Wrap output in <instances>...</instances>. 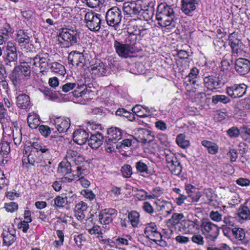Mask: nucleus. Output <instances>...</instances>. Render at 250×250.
Wrapping results in <instances>:
<instances>
[{
    "label": "nucleus",
    "instance_id": "f257e3e1",
    "mask_svg": "<svg viewBox=\"0 0 250 250\" xmlns=\"http://www.w3.org/2000/svg\"><path fill=\"white\" fill-rule=\"evenodd\" d=\"M156 18L158 24L161 26L170 25L174 18L173 9L165 3H160L157 6Z\"/></svg>",
    "mask_w": 250,
    "mask_h": 250
},
{
    "label": "nucleus",
    "instance_id": "f03ea898",
    "mask_svg": "<svg viewBox=\"0 0 250 250\" xmlns=\"http://www.w3.org/2000/svg\"><path fill=\"white\" fill-rule=\"evenodd\" d=\"M164 155L167 167L171 173L176 176L180 175L182 171V167L176 155L167 149L164 150Z\"/></svg>",
    "mask_w": 250,
    "mask_h": 250
},
{
    "label": "nucleus",
    "instance_id": "7ed1b4c3",
    "mask_svg": "<svg viewBox=\"0 0 250 250\" xmlns=\"http://www.w3.org/2000/svg\"><path fill=\"white\" fill-rule=\"evenodd\" d=\"M90 58V55L87 51L83 50L82 52H80L72 51L69 54L68 60L74 66L82 68L91 63Z\"/></svg>",
    "mask_w": 250,
    "mask_h": 250
},
{
    "label": "nucleus",
    "instance_id": "20e7f679",
    "mask_svg": "<svg viewBox=\"0 0 250 250\" xmlns=\"http://www.w3.org/2000/svg\"><path fill=\"white\" fill-rule=\"evenodd\" d=\"M200 228L208 242H214L219 234V228L208 220H203Z\"/></svg>",
    "mask_w": 250,
    "mask_h": 250
},
{
    "label": "nucleus",
    "instance_id": "39448f33",
    "mask_svg": "<svg viewBox=\"0 0 250 250\" xmlns=\"http://www.w3.org/2000/svg\"><path fill=\"white\" fill-rule=\"evenodd\" d=\"M107 140L105 142V148L107 152H112L114 150V145L122 138V131L119 128L111 127L107 129Z\"/></svg>",
    "mask_w": 250,
    "mask_h": 250
},
{
    "label": "nucleus",
    "instance_id": "423d86ee",
    "mask_svg": "<svg viewBox=\"0 0 250 250\" xmlns=\"http://www.w3.org/2000/svg\"><path fill=\"white\" fill-rule=\"evenodd\" d=\"M101 14L92 11L87 12L84 16L86 26L91 31L98 32L101 28Z\"/></svg>",
    "mask_w": 250,
    "mask_h": 250
},
{
    "label": "nucleus",
    "instance_id": "0eeeda50",
    "mask_svg": "<svg viewBox=\"0 0 250 250\" xmlns=\"http://www.w3.org/2000/svg\"><path fill=\"white\" fill-rule=\"evenodd\" d=\"M227 82V79L220 74L218 76L210 75L204 78L205 87L211 91L221 88Z\"/></svg>",
    "mask_w": 250,
    "mask_h": 250
},
{
    "label": "nucleus",
    "instance_id": "6e6552de",
    "mask_svg": "<svg viewBox=\"0 0 250 250\" xmlns=\"http://www.w3.org/2000/svg\"><path fill=\"white\" fill-rule=\"evenodd\" d=\"M80 31L76 27L63 28L60 36L67 46L74 45L78 43L80 40Z\"/></svg>",
    "mask_w": 250,
    "mask_h": 250
},
{
    "label": "nucleus",
    "instance_id": "1a4fd4ad",
    "mask_svg": "<svg viewBox=\"0 0 250 250\" xmlns=\"http://www.w3.org/2000/svg\"><path fill=\"white\" fill-rule=\"evenodd\" d=\"M36 152L31 151L27 157L23 156L22 159L23 167L29 169L30 166H34L36 164H39L40 167H44L48 165L51 164L49 159L42 161L37 155Z\"/></svg>",
    "mask_w": 250,
    "mask_h": 250
},
{
    "label": "nucleus",
    "instance_id": "9d476101",
    "mask_svg": "<svg viewBox=\"0 0 250 250\" xmlns=\"http://www.w3.org/2000/svg\"><path fill=\"white\" fill-rule=\"evenodd\" d=\"M143 1L138 0L125 2L123 5V10L125 14L133 17L140 16L143 10Z\"/></svg>",
    "mask_w": 250,
    "mask_h": 250
},
{
    "label": "nucleus",
    "instance_id": "9b49d317",
    "mask_svg": "<svg viewBox=\"0 0 250 250\" xmlns=\"http://www.w3.org/2000/svg\"><path fill=\"white\" fill-rule=\"evenodd\" d=\"M4 62L6 64L8 62H16L18 59V53L16 44L11 42H8L2 47Z\"/></svg>",
    "mask_w": 250,
    "mask_h": 250
},
{
    "label": "nucleus",
    "instance_id": "f8f14e48",
    "mask_svg": "<svg viewBox=\"0 0 250 250\" xmlns=\"http://www.w3.org/2000/svg\"><path fill=\"white\" fill-rule=\"evenodd\" d=\"M200 226L199 221L197 219L193 220L188 219L181 221V226H179V229L181 231L194 234L199 230Z\"/></svg>",
    "mask_w": 250,
    "mask_h": 250
},
{
    "label": "nucleus",
    "instance_id": "ddd939ff",
    "mask_svg": "<svg viewBox=\"0 0 250 250\" xmlns=\"http://www.w3.org/2000/svg\"><path fill=\"white\" fill-rule=\"evenodd\" d=\"M122 17L121 10L116 7L108 10L105 17L107 23L110 26L118 25L121 22Z\"/></svg>",
    "mask_w": 250,
    "mask_h": 250
},
{
    "label": "nucleus",
    "instance_id": "4468645a",
    "mask_svg": "<svg viewBox=\"0 0 250 250\" xmlns=\"http://www.w3.org/2000/svg\"><path fill=\"white\" fill-rule=\"evenodd\" d=\"M247 86L244 83L234 84L226 88V93L232 98L243 96L246 92Z\"/></svg>",
    "mask_w": 250,
    "mask_h": 250
},
{
    "label": "nucleus",
    "instance_id": "2eb2a0df",
    "mask_svg": "<svg viewBox=\"0 0 250 250\" xmlns=\"http://www.w3.org/2000/svg\"><path fill=\"white\" fill-rule=\"evenodd\" d=\"M234 69L240 75L243 76L250 71V61L244 58H235Z\"/></svg>",
    "mask_w": 250,
    "mask_h": 250
},
{
    "label": "nucleus",
    "instance_id": "dca6fc26",
    "mask_svg": "<svg viewBox=\"0 0 250 250\" xmlns=\"http://www.w3.org/2000/svg\"><path fill=\"white\" fill-rule=\"evenodd\" d=\"M117 215V211L114 208H106L102 210L99 214V220L101 224L107 225L111 223Z\"/></svg>",
    "mask_w": 250,
    "mask_h": 250
},
{
    "label": "nucleus",
    "instance_id": "f3484780",
    "mask_svg": "<svg viewBox=\"0 0 250 250\" xmlns=\"http://www.w3.org/2000/svg\"><path fill=\"white\" fill-rule=\"evenodd\" d=\"M113 46L116 53L120 57L126 58L134 51L125 43H123L117 40H114Z\"/></svg>",
    "mask_w": 250,
    "mask_h": 250
},
{
    "label": "nucleus",
    "instance_id": "a211bd4d",
    "mask_svg": "<svg viewBox=\"0 0 250 250\" xmlns=\"http://www.w3.org/2000/svg\"><path fill=\"white\" fill-rule=\"evenodd\" d=\"M128 35L124 41V43L128 45V46L135 52V45L138 42V37L141 34L140 30H134L131 31V29L128 28L127 30Z\"/></svg>",
    "mask_w": 250,
    "mask_h": 250
},
{
    "label": "nucleus",
    "instance_id": "6ab92c4d",
    "mask_svg": "<svg viewBox=\"0 0 250 250\" xmlns=\"http://www.w3.org/2000/svg\"><path fill=\"white\" fill-rule=\"evenodd\" d=\"M155 3L154 1H143V10L140 13L145 21H148L152 19L154 14V6Z\"/></svg>",
    "mask_w": 250,
    "mask_h": 250
},
{
    "label": "nucleus",
    "instance_id": "aec40b11",
    "mask_svg": "<svg viewBox=\"0 0 250 250\" xmlns=\"http://www.w3.org/2000/svg\"><path fill=\"white\" fill-rule=\"evenodd\" d=\"M107 67L105 63L99 61L91 65L90 72L96 77L104 76L106 74Z\"/></svg>",
    "mask_w": 250,
    "mask_h": 250
},
{
    "label": "nucleus",
    "instance_id": "412c9836",
    "mask_svg": "<svg viewBox=\"0 0 250 250\" xmlns=\"http://www.w3.org/2000/svg\"><path fill=\"white\" fill-rule=\"evenodd\" d=\"M144 233L146 237L151 240L156 242V238L161 237V233L158 230L156 225L154 223H150L146 225Z\"/></svg>",
    "mask_w": 250,
    "mask_h": 250
},
{
    "label": "nucleus",
    "instance_id": "4be33fe9",
    "mask_svg": "<svg viewBox=\"0 0 250 250\" xmlns=\"http://www.w3.org/2000/svg\"><path fill=\"white\" fill-rule=\"evenodd\" d=\"M48 61H49V59H47L46 57H41L40 55H37L33 58L30 59L29 63L34 68L38 67L37 62H39V67L40 68L41 72H42L44 71L45 69L48 68L50 63L48 62Z\"/></svg>",
    "mask_w": 250,
    "mask_h": 250
},
{
    "label": "nucleus",
    "instance_id": "5701e85b",
    "mask_svg": "<svg viewBox=\"0 0 250 250\" xmlns=\"http://www.w3.org/2000/svg\"><path fill=\"white\" fill-rule=\"evenodd\" d=\"M32 146L36 151V153L41 152L42 153V156L46 157L47 159L51 156V149L49 145H45V143L40 141L34 142L32 144Z\"/></svg>",
    "mask_w": 250,
    "mask_h": 250
},
{
    "label": "nucleus",
    "instance_id": "b1692460",
    "mask_svg": "<svg viewBox=\"0 0 250 250\" xmlns=\"http://www.w3.org/2000/svg\"><path fill=\"white\" fill-rule=\"evenodd\" d=\"M56 130L54 132L58 131L60 133L65 132L70 126V120L68 119L58 117L54 120V123Z\"/></svg>",
    "mask_w": 250,
    "mask_h": 250
},
{
    "label": "nucleus",
    "instance_id": "393cba45",
    "mask_svg": "<svg viewBox=\"0 0 250 250\" xmlns=\"http://www.w3.org/2000/svg\"><path fill=\"white\" fill-rule=\"evenodd\" d=\"M88 133L83 129H77L73 133V141L79 145H84L88 140Z\"/></svg>",
    "mask_w": 250,
    "mask_h": 250
},
{
    "label": "nucleus",
    "instance_id": "a878e982",
    "mask_svg": "<svg viewBox=\"0 0 250 250\" xmlns=\"http://www.w3.org/2000/svg\"><path fill=\"white\" fill-rule=\"evenodd\" d=\"M233 236L241 243L247 245L250 243V239L246 236V231L240 228H234L232 229Z\"/></svg>",
    "mask_w": 250,
    "mask_h": 250
},
{
    "label": "nucleus",
    "instance_id": "bb28decb",
    "mask_svg": "<svg viewBox=\"0 0 250 250\" xmlns=\"http://www.w3.org/2000/svg\"><path fill=\"white\" fill-rule=\"evenodd\" d=\"M138 141L139 142L146 144L150 143L154 140V135L148 129L140 128L138 130Z\"/></svg>",
    "mask_w": 250,
    "mask_h": 250
},
{
    "label": "nucleus",
    "instance_id": "cd10ccee",
    "mask_svg": "<svg viewBox=\"0 0 250 250\" xmlns=\"http://www.w3.org/2000/svg\"><path fill=\"white\" fill-rule=\"evenodd\" d=\"M103 139L104 137L101 133L97 132L95 134H91L88 140L89 146L93 149H97L102 145Z\"/></svg>",
    "mask_w": 250,
    "mask_h": 250
},
{
    "label": "nucleus",
    "instance_id": "c85d7f7f",
    "mask_svg": "<svg viewBox=\"0 0 250 250\" xmlns=\"http://www.w3.org/2000/svg\"><path fill=\"white\" fill-rule=\"evenodd\" d=\"M87 209V204L84 202L81 201L75 206V216L78 220L82 221L85 218Z\"/></svg>",
    "mask_w": 250,
    "mask_h": 250
},
{
    "label": "nucleus",
    "instance_id": "c756f323",
    "mask_svg": "<svg viewBox=\"0 0 250 250\" xmlns=\"http://www.w3.org/2000/svg\"><path fill=\"white\" fill-rule=\"evenodd\" d=\"M9 78L16 88L25 81L24 76H22L15 68L9 75Z\"/></svg>",
    "mask_w": 250,
    "mask_h": 250
},
{
    "label": "nucleus",
    "instance_id": "7c9ffc66",
    "mask_svg": "<svg viewBox=\"0 0 250 250\" xmlns=\"http://www.w3.org/2000/svg\"><path fill=\"white\" fill-rule=\"evenodd\" d=\"M198 0H182L183 12L186 15H189L195 10Z\"/></svg>",
    "mask_w": 250,
    "mask_h": 250
},
{
    "label": "nucleus",
    "instance_id": "2f4dec72",
    "mask_svg": "<svg viewBox=\"0 0 250 250\" xmlns=\"http://www.w3.org/2000/svg\"><path fill=\"white\" fill-rule=\"evenodd\" d=\"M30 103L29 97L25 94H19L16 97L17 105L20 108L27 109Z\"/></svg>",
    "mask_w": 250,
    "mask_h": 250
},
{
    "label": "nucleus",
    "instance_id": "473e14b6",
    "mask_svg": "<svg viewBox=\"0 0 250 250\" xmlns=\"http://www.w3.org/2000/svg\"><path fill=\"white\" fill-rule=\"evenodd\" d=\"M20 46H25L30 42V38L22 30H19L17 32L16 39Z\"/></svg>",
    "mask_w": 250,
    "mask_h": 250
},
{
    "label": "nucleus",
    "instance_id": "72a5a7b5",
    "mask_svg": "<svg viewBox=\"0 0 250 250\" xmlns=\"http://www.w3.org/2000/svg\"><path fill=\"white\" fill-rule=\"evenodd\" d=\"M84 170V169L82 168L81 166H77L76 168L73 169V170L71 169L72 173V178L64 177L62 178V181L63 182H71L72 181L75 179L81 177L83 173V171ZM71 177V176H70Z\"/></svg>",
    "mask_w": 250,
    "mask_h": 250
},
{
    "label": "nucleus",
    "instance_id": "f704fd0d",
    "mask_svg": "<svg viewBox=\"0 0 250 250\" xmlns=\"http://www.w3.org/2000/svg\"><path fill=\"white\" fill-rule=\"evenodd\" d=\"M15 68L21 74H22V76H24L25 80L29 79L31 74V70L30 67L27 62H23L20 65L16 66Z\"/></svg>",
    "mask_w": 250,
    "mask_h": 250
},
{
    "label": "nucleus",
    "instance_id": "c9c22d12",
    "mask_svg": "<svg viewBox=\"0 0 250 250\" xmlns=\"http://www.w3.org/2000/svg\"><path fill=\"white\" fill-rule=\"evenodd\" d=\"M231 49V59L230 61L232 62L233 58H236L241 55L242 51L243 49L244 44L242 42H239L238 43L234 42L233 44L229 45Z\"/></svg>",
    "mask_w": 250,
    "mask_h": 250
},
{
    "label": "nucleus",
    "instance_id": "e433bc0d",
    "mask_svg": "<svg viewBox=\"0 0 250 250\" xmlns=\"http://www.w3.org/2000/svg\"><path fill=\"white\" fill-rule=\"evenodd\" d=\"M201 144L207 149L208 153L211 155H215L218 152L219 146L214 143L208 140H203Z\"/></svg>",
    "mask_w": 250,
    "mask_h": 250
},
{
    "label": "nucleus",
    "instance_id": "4c0bfd02",
    "mask_svg": "<svg viewBox=\"0 0 250 250\" xmlns=\"http://www.w3.org/2000/svg\"><path fill=\"white\" fill-rule=\"evenodd\" d=\"M199 70L196 67H193L190 69V72L186 77L187 82H189L190 84L198 85V77Z\"/></svg>",
    "mask_w": 250,
    "mask_h": 250
},
{
    "label": "nucleus",
    "instance_id": "58836bf2",
    "mask_svg": "<svg viewBox=\"0 0 250 250\" xmlns=\"http://www.w3.org/2000/svg\"><path fill=\"white\" fill-rule=\"evenodd\" d=\"M27 123L31 128H37L40 124L39 116L35 113H29L27 117Z\"/></svg>",
    "mask_w": 250,
    "mask_h": 250
},
{
    "label": "nucleus",
    "instance_id": "ea45409f",
    "mask_svg": "<svg viewBox=\"0 0 250 250\" xmlns=\"http://www.w3.org/2000/svg\"><path fill=\"white\" fill-rule=\"evenodd\" d=\"M72 166L70 162L67 161L61 162L58 167V172L62 175H65L71 173Z\"/></svg>",
    "mask_w": 250,
    "mask_h": 250
},
{
    "label": "nucleus",
    "instance_id": "a19ab883",
    "mask_svg": "<svg viewBox=\"0 0 250 250\" xmlns=\"http://www.w3.org/2000/svg\"><path fill=\"white\" fill-rule=\"evenodd\" d=\"M135 167L138 172L145 173L148 175L152 174V171L149 169L147 164L143 162V160H140L135 163Z\"/></svg>",
    "mask_w": 250,
    "mask_h": 250
},
{
    "label": "nucleus",
    "instance_id": "79ce46f5",
    "mask_svg": "<svg viewBox=\"0 0 250 250\" xmlns=\"http://www.w3.org/2000/svg\"><path fill=\"white\" fill-rule=\"evenodd\" d=\"M86 85L84 84H79L76 83H67L64 84L61 87L62 90V92L67 93L70 91L71 90L74 89L75 88L81 90L83 88H85Z\"/></svg>",
    "mask_w": 250,
    "mask_h": 250
},
{
    "label": "nucleus",
    "instance_id": "37998d69",
    "mask_svg": "<svg viewBox=\"0 0 250 250\" xmlns=\"http://www.w3.org/2000/svg\"><path fill=\"white\" fill-rule=\"evenodd\" d=\"M184 218V215L183 213H173L169 219V222L172 226H181V221Z\"/></svg>",
    "mask_w": 250,
    "mask_h": 250
},
{
    "label": "nucleus",
    "instance_id": "c03bdc74",
    "mask_svg": "<svg viewBox=\"0 0 250 250\" xmlns=\"http://www.w3.org/2000/svg\"><path fill=\"white\" fill-rule=\"evenodd\" d=\"M230 99L224 95H215L212 96L211 102L214 104H217L218 103L226 104L230 102Z\"/></svg>",
    "mask_w": 250,
    "mask_h": 250
},
{
    "label": "nucleus",
    "instance_id": "a18cd8bd",
    "mask_svg": "<svg viewBox=\"0 0 250 250\" xmlns=\"http://www.w3.org/2000/svg\"><path fill=\"white\" fill-rule=\"evenodd\" d=\"M140 215L136 211H132L128 214V220L133 227H137L139 222Z\"/></svg>",
    "mask_w": 250,
    "mask_h": 250
},
{
    "label": "nucleus",
    "instance_id": "49530a36",
    "mask_svg": "<svg viewBox=\"0 0 250 250\" xmlns=\"http://www.w3.org/2000/svg\"><path fill=\"white\" fill-rule=\"evenodd\" d=\"M48 68L52 71L61 75L63 74L64 71V67L61 63L56 62L50 63Z\"/></svg>",
    "mask_w": 250,
    "mask_h": 250
},
{
    "label": "nucleus",
    "instance_id": "de8ad7c7",
    "mask_svg": "<svg viewBox=\"0 0 250 250\" xmlns=\"http://www.w3.org/2000/svg\"><path fill=\"white\" fill-rule=\"evenodd\" d=\"M185 138V135L184 134H180L176 137L177 145L183 148H186L190 145L189 141L186 140Z\"/></svg>",
    "mask_w": 250,
    "mask_h": 250
},
{
    "label": "nucleus",
    "instance_id": "09e8293b",
    "mask_svg": "<svg viewBox=\"0 0 250 250\" xmlns=\"http://www.w3.org/2000/svg\"><path fill=\"white\" fill-rule=\"evenodd\" d=\"M238 217L244 220L250 219V211L244 206L240 208L238 211Z\"/></svg>",
    "mask_w": 250,
    "mask_h": 250
},
{
    "label": "nucleus",
    "instance_id": "8fccbe9b",
    "mask_svg": "<svg viewBox=\"0 0 250 250\" xmlns=\"http://www.w3.org/2000/svg\"><path fill=\"white\" fill-rule=\"evenodd\" d=\"M16 240V236L13 234L7 232L6 234H3V244L7 246L11 245Z\"/></svg>",
    "mask_w": 250,
    "mask_h": 250
},
{
    "label": "nucleus",
    "instance_id": "3c124183",
    "mask_svg": "<svg viewBox=\"0 0 250 250\" xmlns=\"http://www.w3.org/2000/svg\"><path fill=\"white\" fill-rule=\"evenodd\" d=\"M54 205L55 207L61 208L64 206L67 202V197H62L60 195L57 196L54 199Z\"/></svg>",
    "mask_w": 250,
    "mask_h": 250
},
{
    "label": "nucleus",
    "instance_id": "603ef678",
    "mask_svg": "<svg viewBox=\"0 0 250 250\" xmlns=\"http://www.w3.org/2000/svg\"><path fill=\"white\" fill-rule=\"evenodd\" d=\"M149 194L148 199H155L161 196L163 193V189L160 187H156L152 189Z\"/></svg>",
    "mask_w": 250,
    "mask_h": 250
},
{
    "label": "nucleus",
    "instance_id": "864d4df0",
    "mask_svg": "<svg viewBox=\"0 0 250 250\" xmlns=\"http://www.w3.org/2000/svg\"><path fill=\"white\" fill-rule=\"evenodd\" d=\"M122 175L125 178H129L132 174V168L129 165H125L121 168Z\"/></svg>",
    "mask_w": 250,
    "mask_h": 250
},
{
    "label": "nucleus",
    "instance_id": "5fc2aeb1",
    "mask_svg": "<svg viewBox=\"0 0 250 250\" xmlns=\"http://www.w3.org/2000/svg\"><path fill=\"white\" fill-rule=\"evenodd\" d=\"M87 6L91 8L99 7L104 2V0H84Z\"/></svg>",
    "mask_w": 250,
    "mask_h": 250
},
{
    "label": "nucleus",
    "instance_id": "6e6d98bb",
    "mask_svg": "<svg viewBox=\"0 0 250 250\" xmlns=\"http://www.w3.org/2000/svg\"><path fill=\"white\" fill-rule=\"evenodd\" d=\"M227 133L230 138H236L240 134V130L238 127L232 126L227 131Z\"/></svg>",
    "mask_w": 250,
    "mask_h": 250
},
{
    "label": "nucleus",
    "instance_id": "4d7b16f0",
    "mask_svg": "<svg viewBox=\"0 0 250 250\" xmlns=\"http://www.w3.org/2000/svg\"><path fill=\"white\" fill-rule=\"evenodd\" d=\"M80 154L76 151L73 150H69L67 151L66 157L68 161L70 162L74 159H76Z\"/></svg>",
    "mask_w": 250,
    "mask_h": 250
},
{
    "label": "nucleus",
    "instance_id": "13d9d810",
    "mask_svg": "<svg viewBox=\"0 0 250 250\" xmlns=\"http://www.w3.org/2000/svg\"><path fill=\"white\" fill-rule=\"evenodd\" d=\"M39 130L40 133L44 137H47L51 133V128L47 125H41L39 126Z\"/></svg>",
    "mask_w": 250,
    "mask_h": 250
},
{
    "label": "nucleus",
    "instance_id": "bf43d9fd",
    "mask_svg": "<svg viewBox=\"0 0 250 250\" xmlns=\"http://www.w3.org/2000/svg\"><path fill=\"white\" fill-rule=\"evenodd\" d=\"M222 214L217 211H211L209 213L211 219L215 222H220L222 220Z\"/></svg>",
    "mask_w": 250,
    "mask_h": 250
},
{
    "label": "nucleus",
    "instance_id": "052dcab7",
    "mask_svg": "<svg viewBox=\"0 0 250 250\" xmlns=\"http://www.w3.org/2000/svg\"><path fill=\"white\" fill-rule=\"evenodd\" d=\"M192 241L199 245H203L204 244L203 237L199 234H194L191 237Z\"/></svg>",
    "mask_w": 250,
    "mask_h": 250
},
{
    "label": "nucleus",
    "instance_id": "680f3d73",
    "mask_svg": "<svg viewBox=\"0 0 250 250\" xmlns=\"http://www.w3.org/2000/svg\"><path fill=\"white\" fill-rule=\"evenodd\" d=\"M18 205L15 202L5 203L4 208L8 212H13L18 209Z\"/></svg>",
    "mask_w": 250,
    "mask_h": 250
},
{
    "label": "nucleus",
    "instance_id": "e2e57ef3",
    "mask_svg": "<svg viewBox=\"0 0 250 250\" xmlns=\"http://www.w3.org/2000/svg\"><path fill=\"white\" fill-rule=\"evenodd\" d=\"M132 140L129 139H124L122 142H119L116 145L117 148H123L125 146L128 147L131 145Z\"/></svg>",
    "mask_w": 250,
    "mask_h": 250
},
{
    "label": "nucleus",
    "instance_id": "0e129e2a",
    "mask_svg": "<svg viewBox=\"0 0 250 250\" xmlns=\"http://www.w3.org/2000/svg\"><path fill=\"white\" fill-rule=\"evenodd\" d=\"M149 194L144 189L138 190L136 193V196L139 200H145L148 199Z\"/></svg>",
    "mask_w": 250,
    "mask_h": 250
},
{
    "label": "nucleus",
    "instance_id": "69168bd1",
    "mask_svg": "<svg viewBox=\"0 0 250 250\" xmlns=\"http://www.w3.org/2000/svg\"><path fill=\"white\" fill-rule=\"evenodd\" d=\"M51 140L55 145L59 146L63 142L64 138L61 135H54L51 136Z\"/></svg>",
    "mask_w": 250,
    "mask_h": 250
},
{
    "label": "nucleus",
    "instance_id": "338daca9",
    "mask_svg": "<svg viewBox=\"0 0 250 250\" xmlns=\"http://www.w3.org/2000/svg\"><path fill=\"white\" fill-rule=\"evenodd\" d=\"M0 150L4 156L7 155L10 151V144L7 142H4L1 144Z\"/></svg>",
    "mask_w": 250,
    "mask_h": 250
},
{
    "label": "nucleus",
    "instance_id": "774afa93",
    "mask_svg": "<svg viewBox=\"0 0 250 250\" xmlns=\"http://www.w3.org/2000/svg\"><path fill=\"white\" fill-rule=\"evenodd\" d=\"M228 41L229 44L230 45L233 44L234 42L238 43L241 41L238 38V34L234 32L229 35Z\"/></svg>",
    "mask_w": 250,
    "mask_h": 250
}]
</instances>
